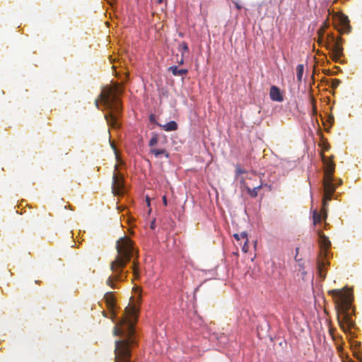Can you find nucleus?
<instances>
[{"instance_id": "nucleus-36", "label": "nucleus", "mask_w": 362, "mask_h": 362, "mask_svg": "<svg viewBox=\"0 0 362 362\" xmlns=\"http://www.w3.org/2000/svg\"><path fill=\"white\" fill-rule=\"evenodd\" d=\"M115 170H116L117 169V165H115Z\"/></svg>"}, {"instance_id": "nucleus-5", "label": "nucleus", "mask_w": 362, "mask_h": 362, "mask_svg": "<svg viewBox=\"0 0 362 362\" xmlns=\"http://www.w3.org/2000/svg\"><path fill=\"white\" fill-rule=\"evenodd\" d=\"M323 187L324 195L322 199V211L324 214L325 218H326L329 202L332 200V195L337 188L334 177H323Z\"/></svg>"}, {"instance_id": "nucleus-34", "label": "nucleus", "mask_w": 362, "mask_h": 362, "mask_svg": "<svg viewBox=\"0 0 362 362\" xmlns=\"http://www.w3.org/2000/svg\"><path fill=\"white\" fill-rule=\"evenodd\" d=\"M95 105L98 108V99L95 100Z\"/></svg>"}, {"instance_id": "nucleus-9", "label": "nucleus", "mask_w": 362, "mask_h": 362, "mask_svg": "<svg viewBox=\"0 0 362 362\" xmlns=\"http://www.w3.org/2000/svg\"><path fill=\"white\" fill-rule=\"evenodd\" d=\"M338 20L341 26L339 31L341 33H349L351 30V26L349 25V20L348 17L344 14H341L339 16Z\"/></svg>"}, {"instance_id": "nucleus-28", "label": "nucleus", "mask_w": 362, "mask_h": 362, "mask_svg": "<svg viewBox=\"0 0 362 362\" xmlns=\"http://www.w3.org/2000/svg\"><path fill=\"white\" fill-rule=\"evenodd\" d=\"M162 201H163V203L165 206H167L168 205V201H167V198H166V196L165 195H163V197H162Z\"/></svg>"}, {"instance_id": "nucleus-1", "label": "nucleus", "mask_w": 362, "mask_h": 362, "mask_svg": "<svg viewBox=\"0 0 362 362\" xmlns=\"http://www.w3.org/2000/svg\"><path fill=\"white\" fill-rule=\"evenodd\" d=\"M136 312L134 305L127 307L124 317L114 327L113 334L122 337L115 341V362H131L130 346L136 343L133 336L134 322L137 317Z\"/></svg>"}, {"instance_id": "nucleus-27", "label": "nucleus", "mask_w": 362, "mask_h": 362, "mask_svg": "<svg viewBox=\"0 0 362 362\" xmlns=\"http://www.w3.org/2000/svg\"><path fill=\"white\" fill-rule=\"evenodd\" d=\"M235 172L237 175H241L245 173V170L240 167L236 168Z\"/></svg>"}, {"instance_id": "nucleus-16", "label": "nucleus", "mask_w": 362, "mask_h": 362, "mask_svg": "<svg viewBox=\"0 0 362 362\" xmlns=\"http://www.w3.org/2000/svg\"><path fill=\"white\" fill-rule=\"evenodd\" d=\"M151 153H153L156 157H158L161 155H165L166 158L169 157V153L164 149H156L152 148Z\"/></svg>"}, {"instance_id": "nucleus-10", "label": "nucleus", "mask_w": 362, "mask_h": 362, "mask_svg": "<svg viewBox=\"0 0 362 362\" xmlns=\"http://www.w3.org/2000/svg\"><path fill=\"white\" fill-rule=\"evenodd\" d=\"M269 96L271 100L273 101L282 102L284 100V97L281 93L279 88L275 86H272L271 87Z\"/></svg>"}, {"instance_id": "nucleus-12", "label": "nucleus", "mask_w": 362, "mask_h": 362, "mask_svg": "<svg viewBox=\"0 0 362 362\" xmlns=\"http://www.w3.org/2000/svg\"><path fill=\"white\" fill-rule=\"evenodd\" d=\"M319 243L322 247L325 250L329 249L331 245V243L328 237L325 236L323 233H320L319 234Z\"/></svg>"}, {"instance_id": "nucleus-29", "label": "nucleus", "mask_w": 362, "mask_h": 362, "mask_svg": "<svg viewBox=\"0 0 362 362\" xmlns=\"http://www.w3.org/2000/svg\"><path fill=\"white\" fill-rule=\"evenodd\" d=\"M334 183L336 184L337 187L342 184V180L339 179L337 182L334 180Z\"/></svg>"}, {"instance_id": "nucleus-23", "label": "nucleus", "mask_w": 362, "mask_h": 362, "mask_svg": "<svg viewBox=\"0 0 362 362\" xmlns=\"http://www.w3.org/2000/svg\"><path fill=\"white\" fill-rule=\"evenodd\" d=\"M158 135L153 134V136L151 137V139H150L149 144H148L149 146L150 147L154 146L158 143Z\"/></svg>"}, {"instance_id": "nucleus-31", "label": "nucleus", "mask_w": 362, "mask_h": 362, "mask_svg": "<svg viewBox=\"0 0 362 362\" xmlns=\"http://www.w3.org/2000/svg\"><path fill=\"white\" fill-rule=\"evenodd\" d=\"M298 251H299V248H298V247H296V255H298ZM295 259H296V261H299V260H300V259H298L297 258V255H296V257H295Z\"/></svg>"}, {"instance_id": "nucleus-19", "label": "nucleus", "mask_w": 362, "mask_h": 362, "mask_svg": "<svg viewBox=\"0 0 362 362\" xmlns=\"http://www.w3.org/2000/svg\"><path fill=\"white\" fill-rule=\"evenodd\" d=\"M132 269H133V273H134V278L135 279H139V275H140L139 269V264H138V262L135 259L134 260V262H133Z\"/></svg>"}, {"instance_id": "nucleus-3", "label": "nucleus", "mask_w": 362, "mask_h": 362, "mask_svg": "<svg viewBox=\"0 0 362 362\" xmlns=\"http://www.w3.org/2000/svg\"><path fill=\"white\" fill-rule=\"evenodd\" d=\"M122 93V87L115 83L113 86L104 89L99 96L105 107L110 110L109 113L105 115V118L108 125L114 129L120 127L118 119L122 113V107L118 95Z\"/></svg>"}, {"instance_id": "nucleus-35", "label": "nucleus", "mask_w": 362, "mask_h": 362, "mask_svg": "<svg viewBox=\"0 0 362 362\" xmlns=\"http://www.w3.org/2000/svg\"><path fill=\"white\" fill-rule=\"evenodd\" d=\"M253 176H254L255 178L257 177V175L256 174H253Z\"/></svg>"}, {"instance_id": "nucleus-13", "label": "nucleus", "mask_w": 362, "mask_h": 362, "mask_svg": "<svg viewBox=\"0 0 362 362\" xmlns=\"http://www.w3.org/2000/svg\"><path fill=\"white\" fill-rule=\"evenodd\" d=\"M168 70L170 71H171V73L174 76H183L187 75V74L188 73V70L187 69H178V67L177 66H170Z\"/></svg>"}, {"instance_id": "nucleus-8", "label": "nucleus", "mask_w": 362, "mask_h": 362, "mask_svg": "<svg viewBox=\"0 0 362 362\" xmlns=\"http://www.w3.org/2000/svg\"><path fill=\"white\" fill-rule=\"evenodd\" d=\"M322 161L324 164V177H332L335 170V164L332 158L326 157L323 153L321 154Z\"/></svg>"}, {"instance_id": "nucleus-39", "label": "nucleus", "mask_w": 362, "mask_h": 362, "mask_svg": "<svg viewBox=\"0 0 362 362\" xmlns=\"http://www.w3.org/2000/svg\"><path fill=\"white\" fill-rule=\"evenodd\" d=\"M158 1L160 3L162 1V0H158Z\"/></svg>"}, {"instance_id": "nucleus-17", "label": "nucleus", "mask_w": 362, "mask_h": 362, "mask_svg": "<svg viewBox=\"0 0 362 362\" xmlns=\"http://www.w3.org/2000/svg\"><path fill=\"white\" fill-rule=\"evenodd\" d=\"M178 51L181 53L182 57H185V53L189 50L188 45L186 42H181L178 45Z\"/></svg>"}, {"instance_id": "nucleus-2", "label": "nucleus", "mask_w": 362, "mask_h": 362, "mask_svg": "<svg viewBox=\"0 0 362 362\" xmlns=\"http://www.w3.org/2000/svg\"><path fill=\"white\" fill-rule=\"evenodd\" d=\"M116 249L117 256L110 264L112 275L106 280V284L112 289L117 288V282L122 281L127 278V272H124V269L134 253L132 242L126 236L120 238L117 241Z\"/></svg>"}, {"instance_id": "nucleus-4", "label": "nucleus", "mask_w": 362, "mask_h": 362, "mask_svg": "<svg viewBox=\"0 0 362 362\" xmlns=\"http://www.w3.org/2000/svg\"><path fill=\"white\" fill-rule=\"evenodd\" d=\"M328 293L334 299L339 326L344 332H346L354 324L349 313L353 298L352 293L348 290L339 289L330 290Z\"/></svg>"}, {"instance_id": "nucleus-30", "label": "nucleus", "mask_w": 362, "mask_h": 362, "mask_svg": "<svg viewBox=\"0 0 362 362\" xmlns=\"http://www.w3.org/2000/svg\"><path fill=\"white\" fill-rule=\"evenodd\" d=\"M235 6L236 8L238 10H240L242 8L241 5H240L238 2L235 3Z\"/></svg>"}, {"instance_id": "nucleus-11", "label": "nucleus", "mask_w": 362, "mask_h": 362, "mask_svg": "<svg viewBox=\"0 0 362 362\" xmlns=\"http://www.w3.org/2000/svg\"><path fill=\"white\" fill-rule=\"evenodd\" d=\"M104 299L110 310H112L115 307V298L112 292H107L104 296Z\"/></svg>"}, {"instance_id": "nucleus-24", "label": "nucleus", "mask_w": 362, "mask_h": 362, "mask_svg": "<svg viewBox=\"0 0 362 362\" xmlns=\"http://www.w3.org/2000/svg\"><path fill=\"white\" fill-rule=\"evenodd\" d=\"M341 81L339 79L334 78L332 81V87L336 88L340 84Z\"/></svg>"}, {"instance_id": "nucleus-38", "label": "nucleus", "mask_w": 362, "mask_h": 362, "mask_svg": "<svg viewBox=\"0 0 362 362\" xmlns=\"http://www.w3.org/2000/svg\"><path fill=\"white\" fill-rule=\"evenodd\" d=\"M247 179L252 180V178L251 177H247Z\"/></svg>"}, {"instance_id": "nucleus-20", "label": "nucleus", "mask_w": 362, "mask_h": 362, "mask_svg": "<svg viewBox=\"0 0 362 362\" xmlns=\"http://www.w3.org/2000/svg\"><path fill=\"white\" fill-rule=\"evenodd\" d=\"M313 223L315 225H316V224L320 223L321 219H322V215L317 211L315 210L313 211Z\"/></svg>"}, {"instance_id": "nucleus-6", "label": "nucleus", "mask_w": 362, "mask_h": 362, "mask_svg": "<svg viewBox=\"0 0 362 362\" xmlns=\"http://www.w3.org/2000/svg\"><path fill=\"white\" fill-rule=\"evenodd\" d=\"M112 191L115 195H122L124 193V185L123 177L115 172L112 176Z\"/></svg>"}, {"instance_id": "nucleus-33", "label": "nucleus", "mask_w": 362, "mask_h": 362, "mask_svg": "<svg viewBox=\"0 0 362 362\" xmlns=\"http://www.w3.org/2000/svg\"><path fill=\"white\" fill-rule=\"evenodd\" d=\"M180 64H182L184 63V57H182L181 59L178 62Z\"/></svg>"}, {"instance_id": "nucleus-37", "label": "nucleus", "mask_w": 362, "mask_h": 362, "mask_svg": "<svg viewBox=\"0 0 362 362\" xmlns=\"http://www.w3.org/2000/svg\"><path fill=\"white\" fill-rule=\"evenodd\" d=\"M151 228H153V223L151 224Z\"/></svg>"}, {"instance_id": "nucleus-15", "label": "nucleus", "mask_w": 362, "mask_h": 362, "mask_svg": "<svg viewBox=\"0 0 362 362\" xmlns=\"http://www.w3.org/2000/svg\"><path fill=\"white\" fill-rule=\"evenodd\" d=\"M163 127L167 132L175 131L177 129V124L175 121H170L163 125Z\"/></svg>"}, {"instance_id": "nucleus-18", "label": "nucleus", "mask_w": 362, "mask_h": 362, "mask_svg": "<svg viewBox=\"0 0 362 362\" xmlns=\"http://www.w3.org/2000/svg\"><path fill=\"white\" fill-rule=\"evenodd\" d=\"M303 71H304V66L303 64H298L297 66H296V77H297V80L298 81H302V77H303Z\"/></svg>"}, {"instance_id": "nucleus-26", "label": "nucleus", "mask_w": 362, "mask_h": 362, "mask_svg": "<svg viewBox=\"0 0 362 362\" xmlns=\"http://www.w3.org/2000/svg\"><path fill=\"white\" fill-rule=\"evenodd\" d=\"M318 33H319V40H318V43L321 45V44H322V43H323V38H322V35H323V30H320Z\"/></svg>"}, {"instance_id": "nucleus-14", "label": "nucleus", "mask_w": 362, "mask_h": 362, "mask_svg": "<svg viewBox=\"0 0 362 362\" xmlns=\"http://www.w3.org/2000/svg\"><path fill=\"white\" fill-rule=\"evenodd\" d=\"M262 183L256 187H254L252 189L250 188L249 187H247V193L250 194V197L255 198L257 196L259 190L262 188Z\"/></svg>"}, {"instance_id": "nucleus-22", "label": "nucleus", "mask_w": 362, "mask_h": 362, "mask_svg": "<svg viewBox=\"0 0 362 362\" xmlns=\"http://www.w3.org/2000/svg\"><path fill=\"white\" fill-rule=\"evenodd\" d=\"M233 236L238 241L240 240V239H243V240L247 239V234L245 232H242L240 234L235 233L233 235Z\"/></svg>"}, {"instance_id": "nucleus-32", "label": "nucleus", "mask_w": 362, "mask_h": 362, "mask_svg": "<svg viewBox=\"0 0 362 362\" xmlns=\"http://www.w3.org/2000/svg\"><path fill=\"white\" fill-rule=\"evenodd\" d=\"M146 200L147 204L149 206L150 205V198L148 197H146Z\"/></svg>"}, {"instance_id": "nucleus-21", "label": "nucleus", "mask_w": 362, "mask_h": 362, "mask_svg": "<svg viewBox=\"0 0 362 362\" xmlns=\"http://www.w3.org/2000/svg\"><path fill=\"white\" fill-rule=\"evenodd\" d=\"M325 266V262L323 261L319 262L317 265V269L320 277L325 279V274H324L323 267Z\"/></svg>"}, {"instance_id": "nucleus-25", "label": "nucleus", "mask_w": 362, "mask_h": 362, "mask_svg": "<svg viewBox=\"0 0 362 362\" xmlns=\"http://www.w3.org/2000/svg\"><path fill=\"white\" fill-rule=\"evenodd\" d=\"M248 240L246 239L245 240V243H244V245L242 247V250L244 252H247V250H248Z\"/></svg>"}, {"instance_id": "nucleus-7", "label": "nucleus", "mask_w": 362, "mask_h": 362, "mask_svg": "<svg viewBox=\"0 0 362 362\" xmlns=\"http://www.w3.org/2000/svg\"><path fill=\"white\" fill-rule=\"evenodd\" d=\"M332 40V44H327L326 47L327 49L332 51L334 59H339L342 55L343 48L339 41L335 40L334 37L332 35H329Z\"/></svg>"}]
</instances>
